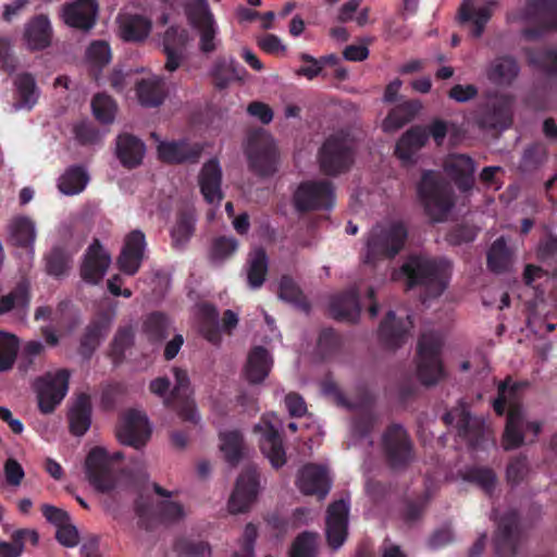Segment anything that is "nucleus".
<instances>
[{
  "label": "nucleus",
  "instance_id": "9",
  "mask_svg": "<svg viewBox=\"0 0 557 557\" xmlns=\"http://www.w3.org/2000/svg\"><path fill=\"white\" fill-rule=\"evenodd\" d=\"M335 186L329 180L301 182L293 195L295 210L302 214L311 211L331 210L335 206Z\"/></svg>",
  "mask_w": 557,
  "mask_h": 557
},
{
  "label": "nucleus",
  "instance_id": "59",
  "mask_svg": "<svg viewBox=\"0 0 557 557\" xmlns=\"http://www.w3.org/2000/svg\"><path fill=\"white\" fill-rule=\"evenodd\" d=\"M174 550L178 557H211V547L203 541L182 537L174 543Z\"/></svg>",
  "mask_w": 557,
  "mask_h": 557
},
{
  "label": "nucleus",
  "instance_id": "43",
  "mask_svg": "<svg viewBox=\"0 0 557 557\" xmlns=\"http://www.w3.org/2000/svg\"><path fill=\"white\" fill-rule=\"evenodd\" d=\"M136 94L144 107L154 108L160 106L166 96L164 78L151 76L140 79L136 85Z\"/></svg>",
  "mask_w": 557,
  "mask_h": 557
},
{
  "label": "nucleus",
  "instance_id": "17",
  "mask_svg": "<svg viewBox=\"0 0 557 557\" xmlns=\"http://www.w3.org/2000/svg\"><path fill=\"white\" fill-rule=\"evenodd\" d=\"M349 497L332 502L326 509L325 534L331 548L338 549L348 535Z\"/></svg>",
  "mask_w": 557,
  "mask_h": 557
},
{
  "label": "nucleus",
  "instance_id": "31",
  "mask_svg": "<svg viewBox=\"0 0 557 557\" xmlns=\"http://www.w3.org/2000/svg\"><path fill=\"white\" fill-rule=\"evenodd\" d=\"M444 170L460 191H469L474 185L475 163L462 153L449 154L444 162Z\"/></svg>",
  "mask_w": 557,
  "mask_h": 557
},
{
  "label": "nucleus",
  "instance_id": "6",
  "mask_svg": "<svg viewBox=\"0 0 557 557\" xmlns=\"http://www.w3.org/2000/svg\"><path fill=\"white\" fill-rule=\"evenodd\" d=\"M443 341L438 333L423 332L417 347V375L425 386L438 383L445 376L441 359Z\"/></svg>",
  "mask_w": 557,
  "mask_h": 557
},
{
  "label": "nucleus",
  "instance_id": "14",
  "mask_svg": "<svg viewBox=\"0 0 557 557\" xmlns=\"http://www.w3.org/2000/svg\"><path fill=\"white\" fill-rule=\"evenodd\" d=\"M70 375L69 370L60 369L55 372H47L36 379L34 388L41 413H52L64 399L69 391Z\"/></svg>",
  "mask_w": 557,
  "mask_h": 557
},
{
  "label": "nucleus",
  "instance_id": "35",
  "mask_svg": "<svg viewBox=\"0 0 557 557\" xmlns=\"http://www.w3.org/2000/svg\"><path fill=\"white\" fill-rule=\"evenodd\" d=\"M520 73V66L512 55H499L494 58L486 66L487 79L500 87H509Z\"/></svg>",
  "mask_w": 557,
  "mask_h": 557
},
{
  "label": "nucleus",
  "instance_id": "37",
  "mask_svg": "<svg viewBox=\"0 0 557 557\" xmlns=\"http://www.w3.org/2000/svg\"><path fill=\"white\" fill-rule=\"evenodd\" d=\"M222 170L216 159L206 162L199 174L200 191L209 203L220 202L223 194L221 190Z\"/></svg>",
  "mask_w": 557,
  "mask_h": 557
},
{
  "label": "nucleus",
  "instance_id": "36",
  "mask_svg": "<svg viewBox=\"0 0 557 557\" xmlns=\"http://www.w3.org/2000/svg\"><path fill=\"white\" fill-rule=\"evenodd\" d=\"M24 39L32 51H40L48 48L52 40V26L47 15L34 16L25 25Z\"/></svg>",
  "mask_w": 557,
  "mask_h": 557
},
{
  "label": "nucleus",
  "instance_id": "3",
  "mask_svg": "<svg viewBox=\"0 0 557 557\" xmlns=\"http://www.w3.org/2000/svg\"><path fill=\"white\" fill-rule=\"evenodd\" d=\"M417 194L426 215L433 222L445 221L455 203L451 187L441 173L433 170L422 172Z\"/></svg>",
  "mask_w": 557,
  "mask_h": 557
},
{
  "label": "nucleus",
  "instance_id": "32",
  "mask_svg": "<svg viewBox=\"0 0 557 557\" xmlns=\"http://www.w3.org/2000/svg\"><path fill=\"white\" fill-rule=\"evenodd\" d=\"M196 211L189 205H183L176 211L174 224L170 231L172 246L184 249L196 231Z\"/></svg>",
  "mask_w": 557,
  "mask_h": 557
},
{
  "label": "nucleus",
  "instance_id": "51",
  "mask_svg": "<svg viewBox=\"0 0 557 557\" xmlns=\"http://www.w3.org/2000/svg\"><path fill=\"white\" fill-rule=\"evenodd\" d=\"M89 176L81 165L70 166L59 178L58 188L64 195H76L82 193Z\"/></svg>",
  "mask_w": 557,
  "mask_h": 557
},
{
  "label": "nucleus",
  "instance_id": "57",
  "mask_svg": "<svg viewBox=\"0 0 557 557\" xmlns=\"http://www.w3.org/2000/svg\"><path fill=\"white\" fill-rule=\"evenodd\" d=\"M29 539L36 545L38 534L33 530H17L13 534V543L0 542V557H20L23 552V541Z\"/></svg>",
  "mask_w": 557,
  "mask_h": 557
},
{
  "label": "nucleus",
  "instance_id": "5",
  "mask_svg": "<svg viewBox=\"0 0 557 557\" xmlns=\"http://www.w3.org/2000/svg\"><path fill=\"white\" fill-rule=\"evenodd\" d=\"M124 458L122 451L112 455L103 447L90 449L85 460V472L90 485L99 493H110L117 484L119 469L114 462Z\"/></svg>",
  "mask_w": 557,
  "mask_h": 557
},
{
  "label": "nucleus",
  "instance_id": "12",
  "mask_svg": "<svg viewBox=\"0 0 557 557\" xmlns=\"http://www.w3.org/2000/svg\"><path fill=\"white\" fill-rule=\"evenodd\" d=\"M519 18L536 24L522 32L529 40L539 39L548 30H557V0H527Z\"/></svg>",
  "mask_w": 557,
  "mask_h": 557
},
{
  "label": "nucleus",
  "instance_id": "53",
  "mask_svg": "<svg viewBox=\"0 0 557 557\" xmlns=\"http://www.w3.org/2000/svg\"><path fill=\"white\" fill-rule=\"evenodd\" d=\"M170 321L165 313L153 311L149 313L144 323L143 332L150 343H160L169 335Z\"/></svg>",
  "mask_w": 557,
  "mask_h": 557
},
{
  "label": "nucleus",
  "instance_id": "26",
  "mask_svg": "<svg viewBox=\"0 0 557 557\" xmlns=\"http://www.w3.org/2000/svg\"><path fill=\"white\" fill-rule=\"evenodd\" d=\"M145 248L146 237L141 231L134 230L127 234L117 258L119 269L127 275H135L141 267Z\"/></svg>",
  "mask_w": 557,
  "mask_h": 557
},
{
  "label": "nucleus",
  "instance_id": "19",
  "mask_svg": "<svg viewBox=\"0 0 557 557\" xmlns=\"http://www.w3.org/2000/svg\"><path fill=\"white\" fill-rule=\"evenodd\" d=\"M114 313L98 311L89 321L79 339L78 354L89 360L110 331Z\"/></svg>",
  "mask_w": 557,
  "mask_h": 557
},
{
  "label": "nucleus",
  "instance_id": "10",
  "mask_svg": "<svg viewBox=\"0 0 557 557\" xmlns=\"http://www.w3.org/2000/svg\"><path fill=\"white\" fill-rule=\"evenodd\" d=\"M381 446L386 463L393 470L406 469L416 458L414 444L399 423H392L384 430Z\"/></svg>",
  "mask_w": 557,
  "mask_h": 557
},
{
  "label": "nucleus",
  "instance_id": "50",
  "mask_svg": "<svg viewBox=\"0 0 557 557\" xmlns=\"http://www.w3.org/2000/svg\"><path fill=\"white\" fill-rule=\"evenodd\" d=\"M278 297L305 312L310 311V302L290 275H282L278 284Z\"/></svg>",
  "mask_w": 557,
  "mask_h": 557
},
{
  "label": "nucleus",
  "instance_id": "38",
  "mask_svg": "<svg viewBox=\"0 0 557 557\" xmlns=\"http://www.w3.org/2000/svg\"><path fill=\"white\" fill-rule=\"evenodd\" d=\"M146 147L138 137L124 133L116 137V157L126 169H135L141 164Z\"/></svg>",
  "mask_w": 557,
  "mask_h": 557
},
{
  "label": "nucleus",
  "instance_id": "13",
  "mask_svg": "<svg viewBox=\"0 0 557 557\" xmlns=\"http://www.w3.org/2000/svg\"><path fill=\"white\" fill-rule=\"evenodd\" d=\"M138 517V527L146 531L153 530L157 522H174L184 517V508L177 502L161 500L153 506L152 499L140 494L134 503Z\"/></svg>",
  "mask_w": 557,
  "mask_h": 557
},
{
  "label": "nucleus",
  "instance_id": "58",
  "mask_svg": "<svg viewBox=\"0 0 557 557\" xmlns=\"http://www.w3.org/2000/svg\"><path fill=\"white\" fill-rule=\"evenodd\" d=\"M546 159V146L543 143H533L523 150L520 168L524 172H531L540 168Z\"/></svg>",
  "mask_w": 557,
  "mask_h": 557
},
{
  "label": "nucleus",
  "instance_id": "42",
  "mask_svg": "<svg viewBox=\"0 0 557 557\" xmlns=\"http://www.w3.org/2000/svg\"><path fill=\"white\" fill-rule=\"evenodd\" d=\"M13 85L16 92L15 109L30 111L39 98V89L34 75L27 72L20 73L14 77Z\"/></svg>",
  "mask_w": 557,
  "mask_h": 557
},
{
  "label": "nucleus",
  "instance_id": "45",
  "mask_svg": "<svg viewBox=\"0 0 557 557\" xmlns=\"http://www.w3.org/2000/svg\"><path fill=\"white\" fill-rule=\"evenodd\" d=\"M30 302L29 284L18 282L8 294L0 297V315L9 312L25 313Z\"/></svg>",
  "mask_w": 557,
  "mask_h": 557
},
{
  "label": "nucleus",
  "instance_id": "16",
  "mask_svg": "<svg viewBox=\"0 0 557 557\" xmlns=\"http://www.w3.org/2000/svg\"><path fill=\"white\" fill-rule=\"evenodd\" d=\"M115 434L121 444L140 449L148 443L151 429L144 413L129 409L120 416Z\"/></svg>",
  "mask_w": 557,
  "mask_h": 557
},
{
  "label": "nucleus",
  "instance_id": "27",
  "mask_svg": "<svg viewBox=\"0 0 557 557\" xmlns=\"http://www.w3.org/2000/svg\"><path fill=\"white\" fill-rule=\"evenodd\" d=\"M98 15V4L95 0H74L63 5L64 23L83 32H89Z\"/></svg>",
  "mask_w": 557,
  "mask_h": 557
},
{
  "label": "nucleus",
  "instance_id": "52",
  "mask_svg": "<svg viewBox=\"0 0 557 557\" xmlns=\"http://www.w3.org/2000/svg\"><path fill=\"white\" fill-rule=\"evenodd\" d=\"M220 449L224 455L227 463L236 466L243 458L244 437L243 434L237 431L221 432L220 435Z\"/></svg>",
  "mask_w": 557,
  "mask_h": 557
},
{
  "label": "nucleus",
  "instance_id": "1",
  "mask_svg": "<svg viewBox=\"0 0 557 557\" xmlns=\"http://www.w3.org/2000/svg\"><path fill=\"white\" fill-rule=\"evenodd\" d=\"M519 391L518 384L509 385L507 381L502 382L497 388V398L493 401V409L497 416H504L506 405L509 404L506 425L502 438L505 450L520 447L524 442V434L530 432L533 435L531 442L541 433L542 424L539 421H525L522 406L515 403Z\"/></svg>",
  "mask_w": 557,
  "mask_h": 557
},
{
  "label": "nucleus",
  "instance_id": "25",
  "mask_svg": "<svg viewBox=\"0 0 557 557\" xmlns=\"http://www.w3.org/2000/svg\"><path fill=\"white\" fill-rule=\"evenodd\" d=\"M110 263V253L103 248L100 240L95 238L84 255L81 276L89 284H98L107 273Z\"/></svg>",
  "mask_w": 557,
  "mask_h": 557
},
{
  "label": "nucleus",
  "instance_id": "11",
  "mask_svg": "<svg viewBox=\"0 0 557 557\" xmlns=\"http://www.w3.org/2000/svg\"><path fill=\"white\" fill-rule=\"evenodd\" d=\"M515 97L510 94H494L476 112V124L482 129L505 131L512 124Z\"/></svg>",
  "mask_w": 557,
  "mask_h": 557
},
{
  "label": "nucleus",
  "instance_id": "28",
  "mask_svg": "<svg viewBox=\"0 0 557 557\" xmlns=\"http://www.w3.org/2000/svg\"><path fill=\"white\" fill-rule=\"evenodd\" d=\"M202 154V146L189 144L185 140L161 141L158 145V156L162 162L169 164H195Z\"/></svg>",
  "mask_w": 557,
  "mask_h": 557
},
{
  "label": "nucleus",
  "instance_id": "30",
  "mask_svg": "<svg viewBox=\"0 0 557 557\" xmlns=\"http://www.w3.org/2000/svg\"><path fill=\"white\" fill-rule=\"evenodd\" d=\"M255 432L261 433L260 449L272 467L275 469L283 467L286 463V453L277 429L270 422H264L263 425L257 424Z\"/></svg>",
  "mask_w": 557,
  "mask_h": 557
},
{
  "label": "nucleus",
  "instance_id": "56",
  "mask_svg": "<svg viewBox=\"0 0 557 557\" xmlns=\"http://www.w3.org/2000/svg\"><path fill=\"white\" fill-rule=\"evenodd\" d=\"M18 338L10 333L0 331V372L10 370L17 356Z\"/></svg>",
  "mask_w": 557,
  "mask_h": 557
},
{
  "label": "nucleus",
  "instance_id": "61",
  "mask_svg": "<svg viewBox=\"0 0 557 557\" xmlns=\"http://www.w3.org/2000/svg\"><path fill=\"white\" fill-rule=\"evenodd\" d=\"M343 346L342 336L332 327L323 329L318 338V350L323 358L337 355Z\"/></svg>",
  "mask_w": 557,
  "mask_h": 557
},
{
  "label": "nucleus",
  "instance_id": "63",
  "mask_svg": "<svg viewBox=\"0 0 557 557\" xmlns=\"http://www.w3.org/2000/svg\"><path fill=\"white\" fill-rule=\"evenodd\" d=\"M46 270L51 276L60 277L70 269V256L61 247H54L46 256Z\"/></svg>",
  "mask_w": 557,
  "mask_h": 557
},
{
  "label": "nucleus",
  "instance_id": "15",
  "mask_svg": "<svg viewBox=\"0 0 557 557\" xmlns=\"http://www.w3.org/2000/svg\"><path fill=\"white\" fill-rule=\"evenodd\" d=\"M187 20L199 33V50L209 54L216 49L218 25L207 0H193L185 7Z\"/></svg>",
  "mask_w": 557,
  "mask_h": 557
},
{
  "label": "nucleus",
  "instance_id": "7",
  "mask_svg": "<svg viewBox=\"0 0 557 557\" xmlns=\"http://www.w3.org/2000/svg\"><path fill=\"white\" fill-rule=\"evenodd\" d=\"M320 170L326 176L336 177L348 172L355 161L351 141L344 134H332L322 144L318 152Z\"/></svg>",
  "mask_w": 557,
  "mask_h": 557
},
{
  "label": "nucleus",
  "instance_id": "49",
  "mask_svg": "<svg viewBox=\"0 0 557 557\" xmlns=\"http://www.w3.org/2000/svg\"><path fill=\"white\" fill-rule=\"evenodd\" d=\"M269 269L268 256L263 248L255 249L248 259L247 281L251 288H260Z\"/></svg>",
  "mask_w": 557,
  "mask_h": 557
},
{
  "label": "nucleus",
  "instance_id": "33",
  "mask_svg": "<svg viewBox=\"0 0 557 557\" xmlns=\"http://www.w3.org/2000/svg\"><path fill=\"white\" fill-rule=\"evenodd\" d=\"M329 308L333 319L341 322L356 323L361 311L358 292L350 288L334 295L330 300Z\"/></svg>",
  "mask_w": 557,
  "mask_h": 557
},
{
  "label": "nucleus",
  "instance_id": "40",
  "mask_svg": "<svg viewBox=\"0 0 557 557\" xmlns=\"http://www.w3.org/2000/svg\"><path fill=\"white\" fill-rule=\"evenodd\" d=\"M273 366V359L269 350L263 346H255L250 349L245 366L246 379L251 384L262 383L269 375Z\"/></svg>",
  "mask_w": 557,
  "mask_h": 557
},
{
  "label": "nucleus",
  "instance_id": "41",
  "mask_svg": "<svg viewBox=\"0 0 557 557\" xmlns=\"http://www.w3.org/2000/svg\"><path fill=\"white\" fill-rule=\"evenodd\" d=\"M91 400L88 394L82 393L77 396L69 410V430L75 436H83L91 424Z\"/></svg>",
  "mask_w": 557,
  "mask_h": 557
},
{
  "label": "nucleus",
  "instance_id": "39",
  "mask_svg": "<svg viewBox=\"0 0 557 557\" xmlns=\"http://www.w3.org/2000/svg\"><path fill=\"white\" fill-rule=\"evenodd\" d=\"M120 37L124 41L138 42L145 40L152 27V23L140 14H120L116 18Z\"/></svg>",
  "mask_w": 557,
  "mask_h": 557
},
{
  "label": "nucleus",
  "instance_id": "47",
  "mask_svg": "<svg viewBox=\"0 0 557 557\" xmlns=\"http://www.w3.org/2000/svg\"><path fill=\"white\" fill-rule=\"evenodd\" d=\"M512 264V252L507 246L506 239L500 236L495 239L487 253L486 265L487 269L496 274L508 272Z\"/></svg>",
  "mask_w": 557,
  "mask_h": 557
},
{
  "label": "nucleus",
  "instance_id": "46",
  "mask_svg": "<svg viewBox=\"0 0 557 557\" xmlns=\"http://www.w3.org/2000/svg\"><path fill=\"white\" fill-rule=\"evenodd\" d=\"M421 109L418 101H405L393 108L382 123L384 132L392 133L414 119Z\"/></svg>",
  "mask_w": 557,
  "mask_h": 557
},
{
  "label": "nucleus",
  "instance_id": "23",
  "mask_svg": "<svg viewBox=\"0 0 557 557\" xmlns=\"http://www.w3.org/2000/svg\"><path fill=\"white\" fill-rule=\"evenodd\" d=\"M520 539L519 515L510 510L500 517L494 536L495 553L498 557L516 555Z\"/></svg>",
  "mask_w": 557,
  "mask_h": 557
},
{
  "label": "nucleus",
  "instance_id": "21",
  "mask_svg": "<svg viewBox=\"0 0 557 557\" xmlns=\"http://www.w3.org/2000/svg\"><path fill=\"white\" fill-rule=\"evenodd\" d=\"M443 422L446 425L456 424L459 437L467 441L471 448H478L484 438V423L471 416L465 408H456L443 416Z\"/></svg>",
  "mask_w": 557,
  "mask_h": 557
},
{
  "label": "nucleus",
  "instance_id": "22",
  "mask_svg": "<svg viewBox=\"0 0 557 557\" xmlns=\"http://www.w3.org/2000/svg\"><path fill=\"white\" fill-rule=\"evenodd\" d=\"M296 485L304 495L324 499L331 490L332 480L326 467L307 463L298 471Z\"/></svg>",
  "mask_w": 557,
  "mask_h": 557
},
{
  "label": "nucleus",
  "instance_id": "64",
  "mask_svg": "<svg viewBox=\"0 0 557 557\" xmlns=\"http://www.w3.org/2000/svg\"><path fill=\"white\" fill-rule=\"evenodd\" d=\"M530 62L549 76H557V49L545 48L533 52Z\"/></svg>",
  "mask_w": 557,
  "mask_h": 557
},
{
  "label": "nucleus",
  "instance_id": "55",
  "mask_svg": "<svg viewBox=\"0 0 557 557\" xmlns=\"http://www.w3.org/2000/svg\"><path fill=\"white\" fill-rule=\"evenodd\" d=\"M238 248V242L232 236H218L212 240L209 259L214 265H221L231 258Z\"/></svg>",
  "mask_w": 557,
  "mask_h": 557
},
{
  "label": "nucleus",
  "instance_id": "62",
  "mask_svg": "<svg viewBox=\"0 0 557 557\" xmlns=\"http://www.w3.org/2000/svg\"><path fill=\"white\" fill-rule=\"evenodd\" d=\"M92 113L100 123L110 124L114 120L115 103L113 99L104 94H97L91 100Z\"/></svg>",
  "mask_w": 557,
  "mask_h": 557
},
{
  "label": "nucleus",
  "instance_id": "54",
  "mask_svg": "<svg viewBox=\"0 0 557 557\" xmlns=\"http://www.w3.org/2000/svg\"><path fill=\"white\" fill-rule=\"evenodd\" d=\"M135 333L131 325L117 329L110 344V357L114 366H120L125 359V352L134 345Z\"/></svg>",
  "mask_w": 557,
  "mask_h": 557
},
{
  "label": "nucleus",
  "instance_id": "8",
  "mask_svg": "<svg viewBox=\"0 0 557 557\" xmlns=\"http://www.w3.org/2000/svg\"><path fill=\"white\" fill-rule=\"evenodd\" d=\"M245 154L250 170L267 177L277 171L278 153L272 136L259 128L248 134Z\"/></svg>",
  "mask_w": 557,
  "mask_h": 557
},
{
  "label": "nucleus",
  "instance_id": "24",
  "mask_svg": "<svg viewBox=\"0 0 557 557\" xmlns=\"http://www.w3.org/2000/svg\"><path fill=\"white\" fill-rule=\"evenodd\" d=\"M174 377L175 386L165 404L173 407L177 411L178 417L184 421L197 423L199 418L195 403L187 395L189 388L188 374L183 369L174 368Z\"/></svg>",
  "mask_w": 557,
  "mask_h": 557
},
{
  "label": "nucleus",
  "instance_id": "2",
  "mask_svg": "<svg viewBox=\"0 0 557 557\" xmlns=\"http://www.w3.org/2000/svg\"><path fill=\"white\" fill-rule=\"evenodd\" d=\"M450 264L445 259L411 255L400 267L407 289L423 287L430 297H438L448 285Z\"/></svg>",
  "mask_w": 557,
  "mask_h": 557
},
{
  "label": "nucleus",
  "instance_id": "34",
  "mask_svg": "<svg viewBox=\"0 0 557 557\" xmlns=\"http://www.w3.org/2000/svg\"><path fill=\"white\" fill-rule=\"evenodd\" d=\"M429 140L426 127L421 125L411 126L397 140L395 156L404 163H413L414 156Z\"/></svg>",
  "mask_w": 557,
  "mask_h": 557
},
{
  "label": "nucleus",
  "instance_id": "4",
  "mask_svg": "<svg viewBox=\"0 0 557 557\" xmlns=\"http://www.w3.org/2000/svg\"><path fill=\"white\" fill-rule=\"evenodd\" d=\"M407 226L399 221L376 224L369 232L364 263L375 265L377 261L394 259L405 247Z\"/></svg>",
  "mask_w": 557,
  "mask_h": 557
},
{
  "label": "nucleus",
  "instance_id": "60",
  "mask_svg": "<svg viewBox=\"0 0 557 557\" xmlns=\"http://www.w3.org/2000/svg\"><path fill=\"white\" fill-rule=\"evenodd\" d=\"M318 534L309 531L301 532L294 540L290 557H315Z\"/></svg>",
  "mask_w": 557,
  "mask_h": 557
},
{
  "label": "nucleus",
  "instance_id": "48",
  "mask_svg": "<svg viewBox=\"0 0 557 557\" xmlns=\"http://www.w3.org/2000/svg\"><path fill=\"white\" fill-rule=\"evenodd\" d=\"M199 331L201 335L211 344L221 343V332L219 327V312L211 304H203L200 309Z\"/></svg>",
  "mask_w": 557,
  "mask_h": 557
},
{
  "label": "nucleus",
  "instance_id": "20",
  "mask_svg": "<svg viewBox=\"0 0 557 557\" xmlns=\"http://www.w3.org/2000/svg\"><path fill=\"white\" fill-rule=\"evenodd\" d=\"M497 4L496 0H465L459 8V22L469 24L471 36L480 38Z\"/></svg>",
  "mask_w": 557,
  "mask_h": 557
},
{
  "label": "nucleus",
  "instance_id": "18",
  "mask_svg": "<svg viewBox=\"0 0 557 557\" xmlns=\"http://www.w3.org/2000/svg\"><path fill=\"white\" fill-rule=\"evenodd\" d=\"M259 473L255 467L245 468L239 474L235 488L228 499L231 513L246 512L257 499L259 493Z\"/></svg>",
  "mask_w": 557,
  "mask_h": 557
},
{
  "label": "nucleus",
  "instance_id": "29",
  "mask_svg": "<svg viewBox=\"0 0 557 557\" xmlns=\"http://www.w3.org/2000/svg\"><path fill=\"white\" fill-rule=\"evenodd\" d=\"M413 326L411 317L397 319L395 312L389 310L379 327L380 342L389 349L400 347L407 339L409 330Z\"/></svg>",
  "mask_w": 557,
  "mask_h": 557
},
{
  "label": "nucleus",
  "instance_id": "44",
  "mask_svg": "<svg viewBox=\"0 0 557 557\" xmlns=\"http://www.w3.org/2000/svg\"><path fill=\"white\" fill-rule=\"evenodd\" d=\"M9 240L12 245L22 248H33L36 239L34 221L25 215H16L11 219L9 226Z\"/></svg>",
  "mask_w": 557,
  "mask_h": 557
}]
</instances>
